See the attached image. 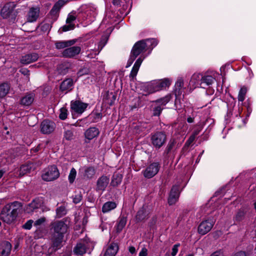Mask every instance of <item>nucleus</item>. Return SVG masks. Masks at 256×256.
Listing matches in <instances>:
<instances>
[{"mask_svg":"<svg viewBox=\"0 0 256 256\" xmlns=\"http://www.w3.org/2000/svg\"><path fill=\"white\" fill-rule=\"evenodd\" d=\"M116 204L115 202H106L102 206V211L103 212L106 213L109 212L111 210L115 208Z\"/></svg>","mask_w":256,"mask_h":256,"instance_id":"obj_33","label":"nucleus"},{"mask_svg":"<svg viewBox=\"0 0 256 256\" xmlns=\"http://www.w3.org/2000/svg\"><path fill=\"white\" fill-rule=\"evenodd\" d=\"M157 44L158 42L154 38L140 40L134 46L131 54L137 57L140 54L148 50L151 51Z\"/></svg>","mask_w":256,"mask_h":256,"instance_id":"obj_3","label":"nucleus"},{"mask_svg":"<svg viewBox=\"0 0 256 256\" xmlns=\"http://www.w3.org/2000/svg\"><path fill=\"white\" fill-rule=\"evenodd\" d=\"M88 104L78 100L72 101L70 108L76 113L82 114L86 109Z\"/></svg>","mask_w":256,"mask_h":256,"instance_id":"obj_12","label":"nucleus"},{"mask_svg":"<svg viewBox=\"0 0 256 256\" xmlns=\"http://www.w3.org/2000/svg\"><path fill=\"white\" fill-rule=\"evenodd\" d=\"M159 170V165L158 163L154 162L150 164L143 172L145 178H150L154 176Z\"/></svg>","mask_w":256,"mask_h":256,"instance_id":"obj_9","label":"nucleus"},{"mask_svg":"<svg viewBox=\"0 0 256 256\" xmlns=\"http://www.w3.org/2000/svg\"><path fill=\"white\" fill-rule=\"evenodd\" d=\"M246 92L247 89L246 87L244 86L241 88L238 96V100L239 101L242 102L244 100Z\"/></svg>","mask_w":256,"mask_h":256,"instance_id":"obj_39","label":"nucleus"},{"mask_svg":"<svg viewBox=\"0 0 256 256\" xmlns=\"http://www.w3.org/2000/svg\"><path fill=\"white\" fill-rule=\"evenodd\" d=\"M171 99V96L170 94L166 95L165 96L157 100L154 102L156 104H160V106L164 108V106L168 104Z\"/></svg>","mask_w":256,"mask_h":256,"instance_id":"obj_35","label":"nucleus"},{"mask_svg":"<svg viewBox=\"0 0 256 256\" xmlns=\"http://www.w3.org/2000/svg\"><path fill=\"white\" fill-rule=\"evenodd\" d=\"M202 76L200 74L195 73L194 74L190 80V83L195 87L198 86H200V82L202 81Z\"/></svg>","mask_w":256,"mask_h":256,"instance_id":"obj_31","label":"nucleus"},{"mask_svg":"<svg viewBox=\"0 0 256 256\" xmlns=\"http://www.w3.org/2000/svg\"><path fill=\"white\" fill-rule=\"evenodd\" d=\"M200 130H195L193 134H192V135H194V136H196L200 132Z\"/></svg>","mask_w":256,"mask_h":256,"instance_id":"obj_62","label":"nucleus"},{"mask_svg":"<svg viewBox=\"0 0 256 256\" xmlns=\"http://www.w3.org/2000/svg\"><path fill=\"white\" fill-rule=\"evenodd\" d=\"M67 1L68 0H59L54 5L50 10V14L56 16L60 8L67 2Z\"/></svg>","mask_w":256,"mask_h":256,"instance_id":"obj_29","label":"nucleus"},{"mask_svg":"<svg viewBox=\"0 0 256 256\" xmlns=\"http://www.w3.org/2000/svg\"><path fill=\"white\" fill-rule=\"evenodd\" d=\"M32 168L33 165L32 164H28L22 165L20 168L19 176H22L27 173L30 172Z\"/></svg>","mask_w":256,"mask_h":256,"instance_id":"obj_32","label":"nucleus"},{"mask_svg":"<svg viewBox=\"0 0 256 256\" xmlns=\"http://www.w3.org/2000/svg\"><path fill=\"white\" fill-rule=\"evenodd\" d=\"M80 50L81 48L80 46H72L66 48L62 54L65 58H72L79 54Z\"/></svg>","mask_w":256,"mask_h":256,"instance_id":"obj_14","label":"nucleus"},{"mask_svg":"<svg viewBox=\"0 0 256 256\" xmlns=\"http://www.w3.org/2000/svg\"><path fill=\"white\" fill-rule=\"evenodd\" d=\"M128 251L132 254H136V248L133 246H130L128 248Z\"/></svg>","mask_w":256,"mask_h":256,"instance_id":"obj_58","label":"nucleus"},{"mask_svg":"<svg viewBox=\"0 0 256 256\" xmlns=\"http://www.w3.org/2000/svg\"><path fill=\"white\" fill-rule=\"evenodd\" d=\"M187 122H188V123H192L194 122V118H192L190 116L188 118H187Z\"/></svg>","mask_w":256,"mask_h":256,"instance_id":"obj_61","label":"nucleus"},{"mask_svg":"<svg viewBox=\"0 0 256 256\" xmlns=\"http://www.w3.org/2000/svg\"><path fill=\"white\" fill-rule=\"evenodd\" d=\"M180 187L178 185L174 186L170 192L168 198V203L170 205L175 204L178 200L180 196Z\"/></svg>","mask_w":256,"mask_h":256,"instance_id":"obj_10","label":"nucleus"},{"mask_svg":"<svg viewBox=\"0 0 256 256\" xmlns=\"http://www.w3.org/2000/svg\"><path fill=\"white\" fill-rule=\"evenodd\" d=\"M76 175V171L74 168H72L70 170V172L68 175V180L70 184L74 182Z\"/></svg>","mask_w":256,"mask_h":256,"instance_id":"obj_41","label":"nucleus"},{"mask_svg":"<svg viewBox=\"0 0 256 256\" xmlns=\"http://www.w3.org/2000/svg\"><path fill=\"white\" fill-rule=\"evenodd\" d=\"M76 20V17L72 15H68V17L66 19V23L67 24H69V23H70L73 22L74 20Z\"/></svg>","mask_w":256,"mask_h":256,"instance_id":"obj_55","label":"nucleus"},{"mask_svg":"<svg viewBox=\"0 0 256 256\" xmlns=\"http://www.w3.org/2000/svg\"><path fill=\"white\" fill-rule=\"evenodd\" d=\"M56 213L58 218H61L66 214V210L64 206H60L56 209Z\"/></svg>","mask_w":256,"mask_h":256,"instance_id":"obj_40","label":"nucleus"},{"mask_svg":"<svg viewBox=\"0 0 256 256\" xmlns=\"http://www.w3.org/2000/svg\"><path fill=\"white\" fill-rule=\"evenodd\" d=\"M122 176L120 174H114L110 184L113 186H116L120 184L122 180Z\"/></svg>","mask_w":256,"mask_h":256,"instance_id":"obj_34","label":"nucleus"},{"mask_svg":"<svg viewBox=\"0 0 256 256\" xmlns=\"http://www.w3.org/2000/svg\"><path fill=\"white\" fill-rule=\"evenodd\" d=\"M40 8H32L27 14V21L30 22H36L39 16Z\"/></svg>","mask_w":256,"mask_h":256,"instance_id":"obj_18","label":"nucleus"},{"mask_svg":"<svg viewBox=\"0 0 256 256\" xmlns=\"http://www.w3.org/2000/svg\"><path fill=\"white\" fill-rule=\"evenodd\" d=\"M34 98V94L33 93L27 94L21 98L20 104L24 106H29L33 102Z\"/></svg>","mask_w":256,"mask_h":256,"instance_id":"obj_23","label":"nucleus"},{"mask_svg":"<svg viewBox=\"0 0 256 256\" xmlns=\"http://www.w3.org/2000/svg\"><path fill=\"white\" fill-rule=\"evenodd\" d=\"M46 221V218L44 217L40 218L37 220L34 223V226H39L44 224Z\"/></svg>","mask_w":256,"mask_h":256,"instance_id":"obj_50","label":"nucleus"},{"mask_svg":"<svg viewBox=\"0 0 256 256\" xmlns=\"http://www.w3.org/2000/svg\"><path fill=\"white\" fill-rule=\"evenodd\" d=\"M15 4L14 2L6 4L1 10V15L4 18H8L12 12Z\"/></svg>","mask_w":256,"mask_h":256,"instance_id":"obj_19","label":"nucleus"},{"mask_svg":"<svg viewBox=\"0 0 256 256\" xmlns=\"http://www.w3.org/2000/svg\"><path fill=\"white\" fill-rule=\"evenodd\" d=\"M118 250V246L116 244H112L106 249L104 256H115Z\"/></svg>","mask_w":256,"mask_h":256,"instance_id":"obj_26","label":"nucleus"},{"mask_svg":"<svg viewBox=\"0 0 256 256\" xmlns=\"http://www.w3.org/2000/svg\"><path fill=\"white\" fill-rule=\"evenodd\" d=\"M76 42L75 40H69L64 41H58L56 42V48L57 49H62L68 46H70L74 44Z\"/></svg>","mask_w":256,"mask_h":256,"instance_id":"obj_27","label":"nucleus"},{"mask_svg":"<svg viewBox=\"0 0 256 256\" xmlns=\"http://www.w3.org/2000/svg\"><path fill=\"white\" fill-rule=\"evenodd\" d=\"M74 129L70 126H68L64 128V137L67 140H70L74 138Z\"/></svg>","mask_w":256,"mask_h":256,"instance_id":"obj_28","label":"nucleus"},{"mask_svg":"<svg viewBox=\"0 0 256 256\" xmlns=\"http://www.w3.org/2000/svg\"><path fill=\"white\" fill-rule=\"evenodd\" d=\"M74 81L72 78H67L64 80L61 84L60 89L62 91L66 94L72 90L74 86Z\"/></svg>","mask_w":256,"mask_h":256,"instance_id":"obj_21","label":"nucleus"},{"mask_svg":"<svg viewBox=\"0 0 256 256\" xmlns=\"http://www.w3.org/2000/svg\"><path fill=\"white\" fill-rule=\"evenodd\" d=\"M166 134L162 132H158L152 134L151 142L156 148H160L166 142Z\"/></svg>","mask_w":256,"mask_h":256,"instance_id":"obj_6","label":"nucleus"},{"mask_svg":"<svg viewBox=\"0 0 256 256\" xmlns=\"http://www.w3.org/2000/svg\"><path fill=\"white\" fill-rule=\"evenodd\" d=\"M109 178L105 176L100 177L97 180L96 190L104 191L109 183Z\"/></svg>","mask_w":256,"mask_h":256,"instance_id":"obj_20","label":"nucleus"},{"mask_svg":"<svg viewBox=\"0 0 256 256\" xmlns=\"http://www.w3.org/2000/svg\"><path fill=\"white\" fill-rule=\"evenodd\" d=\"M51 226L52 246L54 250H56L62 246L64 234L67 231L68 226L62 220L53 222Z\"/></svg>","mask_w":256,"mask_h":256,"instance_id":"obj_1","label":"nucleus"},{"mask_svg":"<svg viewBox=\"0 0 256 256\" xmlns=\"http://www.w3.org/2000/svg\"><path fill=\"white\" fill-rule=\"evenodd\" d=\"M10 86L7 83H4L0 85V98L5 96L8 92Z\"/></svg>","mask_w":256,"mask_h":256,"instance_id":"obj_36","label":"nucleus"},{"mask_svg":"<svg viewBox=\"0 0 256 256\" xmlns=\"http://www.w3.org/2000/svg\"><path fill=\"white\" fill-rule=\"evenodd\" d=\"M214 224L212 220H208L202 222L198 227V232L202 235H204L209 232Z\"/></svg>","mask_w":256,"mask_h":256,"instance_id":"obj_7","label":"nucleus"},{"mask_svg":"<svg viewBox=\"0 0 256 256\" xmlns=\"http://www.w3.org/2000/svg\"><path fill=\"white\" fill-rule=\"evenodd\" d=\"M74 25L70 23L68 24L67 25H65L62 27V30L63 32H66L68 30H72L74 28Z\"/></svg>","mask_w":256,"mask_h":256,"instance_id":"obj_46","label":"nucleus"},{"mask_svg":"<svg viewBox=\"0 0 256 256\" xmlns=\"http://www.w3.org/2000/svg\"><path fill=\"white\" fill-rule=\"evenodd\" d=\"M100 134L98 130L95 127L88 129L84 132L85 142L88 143L90 140L97 137Z\"/></svg>","mask_w":256,"mask_h":256,"instance_id":"obj_15","label":"nucleus"},{"mask_svg":"<svg viewBox=\"0 0 256 256\" xmlns=\"http://www.w3.org/2000/svg\"><path fill=\"white\" fill-rule=\"evenodd\" d=\"M60 174L57 167L55 166H51L43 170L42 178L44 181L52 182L58 178Z\"/></svg>","mask_w":256,"mask_h":256,"instance_id":"obj_5","label":"nucleus"},{"mask_svg":"<svg viewBox=\"0 0 256 256\" xmlns=\"http://www.w3.org/2000/svg\"><path fill=\"white\" fill-rule=\"evenodd\" d=\"M195 138H196V136H194V135H192L188 138V140L186 143H188V144H191L192 142L194 140H195Z\"/></svg>","mask_w":256,"mask_h":256,"instance_id":"obj_57","label":"nucleus"},{"mask_svg":"<svg viewBox=\"0 0 256 256\" xmlns=\"http://www.w3.org/2000/svg\"><path fill=\"white\" fill-rule=\"evenodd\" d=\"M126 223V218L124 216H121L117 225V232H120L125 226Z\"/></svg>","mask_w":256,"mask_h":256,"instance_id":"obj_38","label":"nucleus"},{"mask_svg":"<svg viewBox=\"0 0 256 256\" xmlns=\"http://www.w3.org/2000/svg\"><path fill=\"white\" fill-rule=\"evenodd\" d=\"M5 172H6V170H0V178L5 173Z\"/></svg>","mask_w":256,"mask_h":256,"instance_id":"obj_63","label":"nucleus"},{"mask_svg":"<svg viewBox=\"0 0 256 256\" xmlns=\"http://www.w3.org/2000/svg\"><path fill=\"white\" fill-rule=\"evenodd\" d=\"M112 2L114 4H118L120 3V0H113Z\"/></svg>","mask_w":256,"mask_h":256,"instance_id":"obj_64","label":"nucleus"},{"mask_svg":"<svg viewBox=\"0 0 256 256\" xmlns=\"http://www.w3.org/2000/svg\"><path fill=\"white\" fill-rule=\"evenodd\" d=\"M33 220H32L27 221L22 226V228L26 230H30L33 224Z\"/></svg>","mask_w":256,"mask_h":256,"instance_id":"obj_48","label":"nucleus"},{"mask_svg":"<svg viewBox=\"0 0 256 256\" xmlns=\"http://www.w3.org/2000/svg\"><path fill=\"white\" fill-rule=\"evenodd\" d=\"M82 196L80 194H78L74 196L73 198V202L75 204L79 203L82 200Z\"/></svg>","mask_w":256,"mask_h":256,"instance_id":"obj_52","label":"nucleus"},{"mask_svg":"<svg viewBox=\"0 0 256 256\" xmlns=\"http://www.w3.org/2000/svg\"><path fill=\"white\" fill-rule=\"evenodd\" d=\"M180 246V244H174L172 248V252L171 253L172 256H175L178 252V248Z\"/></svg>","mask_w":256,"mask_h":256,"instance_id":"obj_51","label":"nucleus"},{"mask_svg":"<svg viewBox=\"0 0 256 256\" xmlns=\"http://www.w3.org/2000/svg\"><path fill=\"white\" fill-rule=\"evenodd\" d=\"M43 204V200L40 198L34 199L30 204H28L24 208L26 212L31 214L36 210L41 208Z\"/></svg>","mask_w":256,"mask_h":256,"instance_id":"obj_8","label":"nucleus"},{"mask_svg":"<svg viewBox=\"0 0 256 256\" xmlns=\"http://www.w3.org/2000/svg\"><path fill=\"white\" fill-rule=\"evenodd\" d=\"M84 178H92L95 174V170L92 167H84L80 170Z\"/></svg>","mask_w":256,"mask_h":256,"instance_id":"obj_25","label":"nucleus"},{"mask_svg":"<svg viewBox=\"0 0 256 256\" xmlns=\"http://www.w3.org/2000/svg\"><path fill=\"white\" fill-rule=\"evenodd\" d=\"M184 84V80L182 78H178L175 84V88L176 90H180Z\"/></svg>","mask_w":256,"mask_h":256,"instance_id":"obj_44","label":"nucleus"},{"mask_svg":"<svg viewBox=\"0 0 256 256\" xmlns=\"http://www.w3.org/2000/svg\"><path fill=\"white\" fill-rule=\"evenodd\" d=\"M146 216V212L144 208H140L138 212L136 218L137 222H140L144 220Z\"/></svg>","mask_w":256,"mask_h":256,"instance_id":"obj_37","label":"nucleus"},{"mask_svg":"<svg viewBox=\"0 0 256 256\" xmlns=\"http://www.w3.org/2000/svg\"><path fill=\"white\" fill-rule=\"evenodd\" d=\"M107 38H105L104 39L101 40L100 42L98 47H100V49L102 50V48L106 44V43Z\"/></svg>","mask_w":256,"mask_h":256,"instance_id":"obj_56","label":"nucleus"},{"mask_svg":"<svg viewBox=\"0 0 256 256\" xmlns=\"http://www.w3.org/2000/svg\"><path fill=\"white\" fill-rule=\"evenodd\" d=\"M67 110L64 108H60V114L59 115L60 118L62 120H64L67 118Z\"/></svg>","mask_w":256,"mask_h":256,"instance_id":"obj_43","label":"nucleus"},{"mask_svg":"<svg viewBox=\"0 0 256 256\" xmlns=\"http://www.w3.org/2000/svg\"><path fill=\"white\" fill-rule=\"evenodd\" d=\"M15 156L11 153H4L0 156V162L2 166L9 164L12 162Z\"/></svg>","mask_w":256,"mask_h":256,"instance_id":"obj_22","label":"nucleus"},{"mask_svg":"<svg viewBox=\"0 0 256 256\" xmlns=\"http://www.w3.org/2000/svg\"><path fill=\"white\" fill-rule=\"evenodd\" d=\"M171 82L168 78L153 81L146 85L148 92L149 94L160 90L168 87Z\"/></svg>","mask_w":256,"mask_h":256,"instance_id":"obj_4","label":"nucleus"},{"mask_svg":"<svg viewBox=\"0 0 256 256\" xmlns=\"http://www.w3.org/2000/svg\"><path fill=\"white\" fill-rule=\"evenodd\" d=\"M144 56H140L136 60L130 74V76L132 77V78H134L136 76L138 71V70L140 68V67L142 61L144 60Z\"/></svg>","mask_w":256,"mask_h":256,"instance_id":"obj_24","label":"nucleus"},{"mask_svg":"<svg viewBox=\"0 0 256 256\" xmlns=\"http://www.w3.org/2000/svg\"><path fill=\"white\" fill-rule=\"evenodd\" d=\"M136 56H134V55H132L131 54L130 57L128 61V63H127L126 67L128 68V67L130 66L133 63L134 60H136Z\"/></svg>","mask_w":256,"mask_h":256,"instance_id":"obj_49","label":"nucleus"},{"mask_svg":"<svg viewBox=\"0 0 256 256\" xmlns=\"http://www.w3.org/2000/svg\"><path fill=\"white\" fill-rule=\"evenodd\" d=\"M51 27V25L48 23H42L40 26V28L43 32L50 30Z\"/></svg>","mask_w":256,"mask_h":256,"instance_id":"obj_45","label":"nucleus"},{"mask_svg":"<svg viewBox=\"0 0 256 256\" xmlns=\"http://www.w3.org/2000/svg\"><path fill=\"white\" fill-rule=\"evenodd\" d=\"M12 250V244L7 241L0 242V256H9Z\"/></svg>","mask_w":256,"mask_h":256,"instance_id":"obj_17","label":"nucleus"},{"mask_svg":"<svg viewBox=\"0 0 256 256\" xmlns=\"http://www.w3.org/2000/svg\"><path fill=\"white\" fill-rule=\"evenodd\" d=\"M172 146H173L172 144H168L167 148H166L168 152L172 150Z\"/></svg>","mask_w":256,"mask_h":256,"instance_id":"obj_60","label":"nucleus"},{"mask_svg":"<svg viewBox=\"0 0 256 256\" xmlns=\"http://www.w3.org/2000/svg\"><path fill=\"white\" fill-rule=\"evenodd\" d=\"M244 214L242 211H240L237 212L235 216L236 220L237 222H240L242 220L244 216Z\"/></svg>","mask_w":256,"mask_h":256,"instance_id":"obj_47","label":"nucleus"},{"mask_svg":"<svg viewBox=\"0 0 256 256\" xmlns=\"http://www.w3.org/2000/svg\"><path fill=\"white\" fill-rule=\"evenodd\" d=\"M148 254V250L146 248H142L139 253V256H146Z\"/></svg>","mask_w":256,"mask_h":256,"instance_id":"obj_54","label":"nucleus"},{"mask_svg":"<svg viewBox=\"0 0 256 256\" xmlns=\"http://www.w3.org/2000/svg\"><path fill=\"white\" fill-rule=\"evenodd\" d=\"M20 72L23 74L24 75V76H27V80L28 81L30 80V78H29V75H30V70H28V69L26 68H22L20 70Z\"/></svg>","mask_w":256,"mask_h":256,"instance_id":"obj_53","label":"nucleus"},{"mask_svg":"<svg viewBox=\"0 0 256 256\" xmlns=\"http://www.w3.org/2000/svg\"><path fill=\"white\" fill-rule=\"evenodd\" d=\"M163 107L160 106V104H156V106L154 108V115L155 116H158L160 115L162 110H163Z\"/></svg>","mask_w":256,"mask_h":256,"instance_id":"obj_42","label":"nucleus"},{"mask_svg":"<svg viewBox=\"0 0 256 256\" xmlns=\"http://www.w3.org/2000/svg\"><path fill=\"white\" fill-rule=\"evenodd\" d=\"M55 128V124L50 120H44L40 126L41 132L44 134H48L52 132Z\"/></svg>","mask_w":256,"mask_h":256,"instance_id":"obj_13","label":"nucleus"},{"mask_svg":"<svg viewBox=\"0 0 256 256\" xmlns=\"http://www.w3.org/2000/svg\"><path fill=\"white\" fill-rule=\"evenodd\" d=\"M22 207L21 203L18 202L7 204L2 209L0 214V219L7 224L12 223L16 220L18 211Z\"/></svg>","mask_w":256,"mask_h":256,"instance_id":"obj_2","label":"nucleus"},{"mask_svg":"<svg viewBox=\"0 0 256 256\" xmlns=\"http://www.w3.org/2000/svg\"><path fill=\"white\" fill-rule=\"evenodd\" d=\"M90 244L87 241L83 240L77 244L74 247V252L78 255H82L87 252L89 248Z\"/></svg>","mask_w":256,"mask_h":256,"instance_id":"obj_11","label":"nucleus"},{"mask_svg":"<svg viewBox=\"0 0 256 256\" xmlns=\"http://www.w3.org/2000/svg\"><path fill=\"white\" fill-rule=\"evenodd\" d=\"M38 58V55L36 53L28 54L22 56L20 62L23 64H28L36 61Z\"/></svg>","mask_w":256,"mask_h":256,"instance_id":"obj_16","label":"nucleus"},{"mask_svg":"<svg viewBox=\"0 0 256 256\" xmlns=\"http://www.w3.org/2000/svg\"><path fill=\"white\" fill-rule=\"evenodd\" d=\"M211 256H224L223 254L220 251H217L214 252Z\"/></svg>","mask_w":256,"mask_h":256,"instance_id":"obj_59","label":"nucleus"},{"mask_svg":"<svg viewBox=\"0 0 256 256\" xmlns=\"http://www.w3.org/2000/svg\"><path fill=\"white\" fill-rule=\"evenodd\" d=\"M214 78L211 76H202L200 86L204 87V86H209L212 85L214 83Z\"/></svg>","mask_w":256,"mask_h":256,"instance_id":"obj_30","label":"nucleus"}]
</instances>
